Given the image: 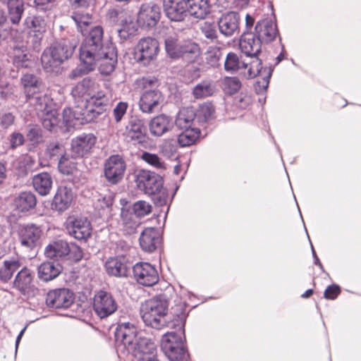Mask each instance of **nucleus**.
Returning a JSON list of instances; mask_svg holds the SVG:
<instances>
[{
	"mask_svg": "<svg viewBox=\"0 0 361 361\" xmlns=\"http://www.w3.org/2000/svg\"><path fill=\"white\" fill-rule=\"evenodd\" d=\"M240 16L238 13L229 11L223 13L218 20V27L221 34L231 37L238 32Z\"/></svg>",
	"mask_w": 361,
	"mask_h": 361,
	"instance_id": "obj_19",
	"label": "nucleus"
},
{
	"mask_svg": "<svg viewBox=\"0 0 361 361\" xmlns=\"http://www.w3.org/2000/svg\"><path fill=\"white\" fill-rule=\"evenodd\" d=\"M68 233L78 240H84L91 235V226L85 217L71 216L66 221Z\"/></svg>",
	"mask_w": 361,
	"mask_h": 361,
	"instance_id": "obj_15",
	"label": "nucleus"
},
{
	"mask_svg": "<svg viewBox=\"0 0 361 361\" xmlns=\"http://www.w3.org/2000/svg\"><path fill=\"white\" fill-rule=\"evenodd\" d=\"M20 267V263L18 260H4L0 266V280L3 282L8 281Z\"/></svg>",
	"mask_w": 361,
	"mask_h": 361,
	"instance_id": "obj_38",
	"label": "nucleus"
},
{
	"mask_svg": "<svg viewBox=\"0 0 361 361\" xmlns=\"http://www.w3.org/2000/svg\"><path fill=\"white\" fill-rule=\"evenodd\" d=\"M38 116L40 118L44 128L49 130L56 127L60 121L59 114L56 106L44 113H41Z\"/></svg>",
	"mask_w": 361,
	"mask_h": 361,
	"instance_id": "obj_40",
	"label": "nucleus"
},
{
	"mask_svg": "<svg viewBox=\"0 0 361 361\" xmlns=\"http://www.w3.org/2000/svg\"><path fill=\"white\" fill-rule=\"evenodd\" d=\"M13 283V287L24 295H30L35 291L33 276L31 271L26 267L17 274Z\"/></svg>",
	"mask_w": 361,
	"mask_h": 361,
	"instance_id": "obj_22",
	"label": "nucleus"
},
{
	"mask_svg": "<svg viewBox=\"0 0 361 361\" xmlns=\"http://www.w3.org/2000/svg\"><path fill=\"white\" fill-rule=\"evenodd\" d=\"M149 127L152 135L160 137L172 130L173 121L170 116L160 114L150 121Z\"/></svg>",
	"mask_w": 361,
	"mask_h": 361,
	"instance_id": "obj_24",
	"label": "nucleus"
},
{
	"mask_svg": "<svg viewBox=\"0 0 361 361\" xmlns=\"http://www.w3.org/2000/svg\"><path fill=\"white\" fill-rule=\"evenodd\" d=\"M256 36L263 42L268 43L273 41L277 35L276 23L270 19H264L259 21L255 26Z\"/></svg>",
	"mask_w": 361,
	"mask_h": 361,
	"instance_id": "obj_23",
	"label": "nucleus"
},
{
	"mask_svg": "<svg viewBox=\"0 0 361 361\" xmlns=\"http://www.w3.org/2000/svg\"><path fill=\"white\" fill-rule=\"evenodd\" d=\"M159 52L160 46L157 39L151 37H142L135 47L134 59L143 66H149L157 61Z\"/></svg>",
	"mask_w": 361,
	"mask_h": 361,
	"instance_id": "obj_7",
	"label": "nucleus"
},
{
	"mask_svg": "<svg viewBox=\"0 0 361 361\" xmlns=\"http://www.w3.org/2000/svg\"><path fill=\"white\" fill-rule=\"evenodd\" d=\"M26 27L35 32H43L46 30V22L40 16H30L25 20Z\"/></svg>",
	"mask_w": 361,
	"mask_h": 361,
	"instance_id": "obj_45",
	"label": "nucleus"
},
{
	"mask_svg": "<svg viewBox=\"0 0 361 361\" xmlns=\"http://www.w3.org/2000/svg\"><path fill=\"white\" fill-rule=\"evenodd\" d=\"M71 94L75 99L85 102L84 106H76L66 108L63 111V121L66 126L90 123L102 114L112 99L113 94L109 85L99 83L90 78L78 82L72 89Z\"/></svg>",
	"mask_w": 361,
	"mask_h": 361,
	"instance_id": "obj_1",
	"label": "nucleus"
},
{
	"mask_svg": "<svg viewBox=\"0 0 361 361\" xmlns=\"http://www.w3.org/2000/svg\"><path fill=\"white\" fill-rule=\"evenodd\" d=\"M164 102L161 92L157 90L145 91L139 102L140 110L143 113L152 114L158 111Z\"/></svg>",
	"mask_w": 361,
	"mask_h": 361,
	"instance_id": "obj_17",
	"label": "nucleus"
},
{
	"mask_svg": "<svg viewBox=\"0 0 361 361\" xmlns=\"http://www.w3.org/2000/svg\"><path fill=\"white\" fill-rule=\"evenodd\" d=\"M78 39L75 37L61 39L45 49L41 56L44 69L52 72L64 61L70 59L78 44Z\"/></svg>",
	"mask_w": 361,
	"mask_h": 361,
	"instance_id": "obj_4",
	"label": "nucleus"
},
{
	"mask_svg": "<svg viewBox=\"0 0 361 361\" xmlns=\"http://www.w3.org/2000/svg\"><path fill=\"white\" fill-rule=\"evenodd\" d=\"M123 134L128 142H133L135 144L144 143L146 141L147 133L143 121L136 117L131 118Z\"/></svg>",
	"mask_w": 361,
	"mask_h": 361,
	"instance_id": "obj_14",
	"label": "nucleus"
},
{
	"mask_svg": "<svg viewBox=\"0 0 361 361\" xmlns=\"http://www.w3.org/2000/svg\"><path fill=\"white\" fill-rule=\"evenodd\" d=\"M62 267L58 263L45 262L37 269L38 277L41 281L48 282L56 279L61 272Z\"/></svg>",
	"mask_w": 361,
	"mask_h": 361,
	"instance_id": "obj_29",
	"label": "nucleus"
},
{
	"mask_svg": "<svg viewBox=\"0 0 361 361\" xmlns=\"http://www.w3.org/2000/svg\"><path fill=\"white\" fill-rule=\"evenodd\" d=\"M161 9L159 6L153 3L142 4L137 14V23L145 27H153L159 21Z\"/></svg>",
	"mask_w": 361,
	"mask_h": 361,
	"instance_id": "obj_12",
	"label": "nucleus"
},
{
	"mask_svg": "<svg viewBox=\"0 0 361 361\" xmlns=\"http://www.w3.org/2000/svg\"><path fill=\"white\" fill-rule=\"evenodd\" d=\"M166 15L172 21H181L187 16L185 3L180 0H164Z\"/></svg>",
	"mask_w": 361,
	"mask_h": 361,
	"instance_id": "obj_26",
	"label": "nucleus"
},
{
	"mask_svg": "<svg viewBox=\"0 0 361 361\" xmlns=\"http://www.w3.org/2000/svg\"><path fill=\"white\" fill-rule=\"evenodd\" d=\"M97 142L92 133H83L71 140V152L75 157H83L89 154Z\"/></svg>",
	"mask_w": 361,
	"mask_h": 361,
	"instance_id": "obj_16",
	"label": "nucleus"
},
{
	"mask_svg": "<svg viewBox=\"0 0 361 361\" xmlns=\"http://www.w3.org/2000/svg\"><path fill=\"white\" fill-rule=\"evenodd\" d=\"M29 103L34 106L37 116L56 106V104L49 95L39 92L32 96H28Z\"/></svg>",
	"mask_w": 361,
	"mask_h": 361,
	"instance_id": "obj_27",
	"label": "nucleus"
},
{
	"mask_svg": "<svg viewBox=\"0 0 361 361\" xmlns=\"http://www.w3.org/2000/svg\"><path fill=\"white\" fill-rule=\"evenodd\" d=\"M36 203L35 195L28 191L19 193L13 200L15 207L21 212H25L34 208Z\"/></svg>",
	"mask_w": 361,
	"mask_h": 361,
	"instance_id": "obj_32",
	"label": "nucleus"
},
{
	"mask_svg": "<svg viewBox=\"0 0 361 361\" xmlns=\"http://www.w3.org/2000/svg\"><path fill=\"white\" fill-rule=\"evenodd\" d=\"M200 30L205 37L211 40L217 38V32L214 23L205 21L200 25Z\"/></svg>",
	"mask_w": 361,
	"mask_h": 361,
	"instance_id": "obj_51",
	"label": "nucleus"
},
{
	"mask_svg": "<svg viewBox=\"0 0 361 361\" xmlns=\"http://www.w3.org/2000/svg\"><path fill=\"white\" fill-rule=\"evenodd\" d=\"M68 250L69 251L67 259H71L78 262L83 257V252L82 249L76 244L69 243Z\"/></svg>",
	"mask_w": 361,
	"mask_h": 361,
	"instance_id": "obj_58",
	"label": "nucleus"
},
{
	"mask_svg": "<svg viewBox=\"0 0 361 361\" xmlns=\"http://www.w3.org/2000/svg\"><path fill=\"white\" fill-rule=\"evenodd\" d=\"M183 132L178 135V141L182 147L190 146L195 142L200 135V130L197 128L183 129Z\"/></svg>",
	"mask_w": 361,
	"mask_h": 361,
	"instance_id": "obj_42",
	"label": "nucleus"
},
{
	"mask_svg": "<svg viewBox=\"0 0 361 361\" xmlns=\"http://www.w3.org/2000/svg\"><path fill=\"white\" fill-rule=\"evenodd\" d=\"M224 91L230 94L235 93L240 87V80L235 77H226L223 82Z\"/></svg>",
	"mask_w": 361,
	"mask_h": 361,
	"instance_id": "obj_50",
	"label": "nucleus"
},
{
	"mask_svg": "<svg viewBox=\"0 0 361 361\" xmlns=\"http://www.w3.org/2000/svg\"><path fill=\"white\" fill-rule=\"evenodd\" d=\"M222 56L223 54L220 48L212 47L207 53V62L212 66H216L219 64Z\"/></svg>",
	"mask_w": 361,
	"mask_h": 361,
	"instance_id": "obj_52",
	"label": "nucleus"
},
{
	"mask_svg": "<svg viewBox=\"0 0 361 361\" xmlns=\"http://www.w3.org/2000/svg\"><path fill=\"white\" fill-rule=\"evenodd\" d=\"M255 23V18L250 14H247L245 16V25L247 30H250Z\"/></svg>",
	"mask_w": 361,
	"mask_h": 361,
	"instance_id": "obj_64",
	"label": "nucleus"
},
{
	"mask_svg": "<svg viewBox=\"0 0 361 361\" xmlns=\"http://www.w3.org/2000/svg\"><path fill=\"white\" fill-rule=\"evenodd\" d=\"M159 242V233L152 227L145 228L140 237V247L146 252H152L155 250Z\"/></svg>",
	"mask_w": 361,
	"mask_h": 361,
	"instance_id": "obj_30",
	"label": "nucleus"
},
{
	"mask_svg": "<svg viewBox=\"0 0 361 361\" xmlns=\"http://www.w3.org/2000/svg\"><path fill=\"white\" fill-rule=\"evenodd\" d=\"M214 113V108L211 104H203L199 106L196 114V119L199 123L207 122L211 118Z\"/></svg>",
	"mask_w": 361,
	"mask_h": 361,
	"instance_id": "obj_48",
	"label": "nucleus"
},
{
	"mask_svg": "<svg viewBox=\"0 0 361 361\" xmlns=\"http://www.w3.org/2000/svg\"><path fill=\"white\" fill-rule=\"evenodd\" d=\"M239 47L245 56H253L260 51L262 42L252 33L245 32L240 37Z\"/></svg>",
	"mask_w": 361,
	"mask_h": 361,
	"instance_id": "obj_25",
	"label": "nucleus"
},
{
	"mask_svg": "<svg viewBox=\"0 0 361 361\" xmlns=\"http://www.w3.org/2000/svg\"><path fill=\"white\" fill-rule=\"evenodd\" d=\"M13 63L18 68H27L29 66L30 61L26 54L20 51L19 49H16L15 50Z\"/></svg>",
	"mask_w": 361,
	"mask_h": 361,
	"instance_id": "obj_57",
	"label": "nucleus"
},
{
	"mask_svg": "<svg viewBox=\"0 0 361 361\" xmlns=\"http://www.w3.org/2000/svg\"><path fill=\"white\" fill-rule=\"evenodd\" d=\"M133 274L137 281L145 286H152L159 281V274L157 269L147 262H140L135 264Z\"/></svg>",
	"mask_w": 361,
	"mask_h": 361,
	"instance_id": "obj_13",
	"label": "nucleus"
},
{
	"mask_svg": "<svg viewBox=\"0 0 361 361\" xmlns=\"http://www.w3.org/2000/svg\"><path fill=\"white\" fill-rule=\"evenodd\" d=\"M182 43L178 42L176 35L168 36L165 39V49L167 54L172 59L180 57Z\"/></svg>",
	"mask_w": 361,
	"mask_h": 361,
	"instance_id": "obj_43",
	"label": "nucleus"
},
{
	"mask_svg": "<svg viewBox=\"0 0 361 361\" xmlns=\"http://www.w3.org/2000/svg\"><path fill=\"white\" fill-rule=\"evenodd\" d=\"M168 301L162 297L154 298L145 301L141 306L140 314L146 325L154 329L166 326L165 317L168 310Z\"/></svg>",
	"mask_w": 361,
	"mask_h": 361,
	"instance_id": "obj_5",
	"label": "nucleus"
},
{
	"mask_svg": "<svg viewBox=\"0 0 361 361\" xmlns=\"http://www.w3.org/2000/svg\"><path fill=\"white\" fill-rule=\"evenodd\" d=\"M128 106V104L123 102L118 103L115 106L113 111V114L116 123H119L121 121L126 113Z\"/></svg>",
	"mask_w": 361,
	"mask_h": 361,
	"instance_id": "obj_59",
	"label": "nucleus"
},
{
	"mask_svg": "<svg viewBox=\"0 0 361 361\" xmlns=\"http://www.w3.org/2000/svg\"><path fill=\"white\" fill-rule=\"evenodd\" d=\"M214 85L209 81H202L196 85L192 90V94L196 99H202L213 95Z\"/></svg>",
	"mask_w": 361,
	"mask_h": 361,
	"instance_id": "obj_44",
	"label": "nucleus"
},
{
	"mask_svg": "<svg viewBox=\"0 0 361 361\" xmlns=\"http://www.w3.org/2000/svg\"><path fill=\"white\" fill-rule=\"evenodd\" d=\"M141 159L158 170H165L166 169L164 161L156 154L145 152L142 154Z\"/></svg>",
	"mask_w": 361,
	"mask_h": 361,
	"instance_id": "obj_46",
	"label": "nucleus"
},
{
	"mask_svg": "<svg viewBox=\"0 0 361 361\" xmlns=\"http://www.w3.org/2000/svg\"><path fill=\"white\" fill-rule=\"evenodd\" d=\"M137 185L145 194L154 195L159 192L163 185L162 178L154 172L142 170L137 176Z\"/></svg>",
	"mask_w": 361,
	"mask_h": 361,
	"instance_id": "obj_9",
	"label": "nucleus"
},
{
	"mask_svg": "<svg viewBox=\"0 0 361 361\" xmlns=\"http://www.w3.org/2000/svg\"><path fill=\"white\" fill-rule=\"evenodd\" d=\"M21 84L26 89L32 87H39L41 82L33 74H25L21 78Z\"/></svg>",
	"mask_w": 361,
	"mask_h": 361,
	"instance_id": "obj_56",
	"label": "nucleus"
},
{
	"mask_svg": "<svg viewBox=\"0 0 361 361\" xmlns=\"http://www.w3.org/2000/svg\"><path fill=\"white\" fill-rule=\"evenodd\" d=\"M245 60H248L247 76L250 78H255L259 76L262 80H259L258 84L266 90L269 83V79L272 73V69L270 67H262L261 60L257 57V55L253 56H245Z\"/></svg>",
	"mask_w": 361,
	"mask_h": 361,
	"instance_id": "obj_11",
	"label": "nucleus"
},
{
	"mask_svg": "<svg viewBox=\"0 0 361 361\" xmlns=\"http://www.w3.org/2000/svg\"><path fill=\"white\" fill-rule=\"evenodd\" d=\"M248 60L245 57H239L236 54L230 52L227 54L224 68L227 71H245L247 68Z\"/></svg>",
	"mask_w": 361,
	"mask_h": 361,
	"instance_id": "obj_36",
	"label": "nucleus"
},
{
	"mask_svg": "<svg viewBox=\"0 0 361 361\" xmlns=\"http://www.w3.org/2000/svg\"><path fill=\"white\" fill-rule=\"evenodd\" d=\"M126 164L120 155H111L104 162V177L111 184L119 183L123 178Z\"/></svg>",
	"mask_w": 361,
	"mask_h": 361,
	"instance_id": "obj_8",
	"label": "nucleus"
},
{
	"mask_svg": "<svg viewBox=\"0 0 361 361\" xmlns=\"http://www.w3.org/2000/svg\"><path fill=\"white\" fill-rule=\"evenodd\" d=\"M14 121V116L11 113L5 114L1 118V124L4 127L7 128L11 126Z\"/></svg>",
	"mask_w": 361,
	"mask_h": 361,
	"instance_id": "obj_62",
	"label": "nucleus"
},
{
	"mask_svg": "<svg viewBox=\"0 0 361 361\" xmlns=\"http://www.w3.org/2000/svg\"><path fill=\"white\" fill-rule=\"evenodd\" d=\"M178 331L167 332L161 338V347L166 356L171 361L182 360L185 355L183 343L185 322L181 319L178 321Z\"/></svg>",
	"mask_w": 361,
	"mask_h": 361,
	"instance_id": "obj_6",
	"label": "nucleus"
},
{
	"mask_svg": "<svg viewBox=\"0 0 361 361\" xmlns=\"http://www.w3.org/2000/svg\"><path fill=\"white\" fill-rule=\"evenodd\" d=\"M58 168L61 173L69 175L76 169V164L66 155H64L59 159Z\"/></svg>",
	"mask_w": 361,
	"mask_h": 361,
	"instance_id": "obj_49",
	"label": "nucleus"
},
{
	"mask_svg": "<svg viewBox=\"0 0 361 361\" xmlns=\"http://www.w3.org/2000/svg\"><path fill=\"white\" fill-rule=\"evenodd\" d=\"M196 114L192 108H183L180 109L176 119V126L180 129L195 128L193 126Z\"/></svg>",
	"mask_w": 361,
	"mask_h": 361,
	"instance_id": "obj_34",
	"label": "nucleus"
},
{
	"mask_svg": "<svg viewBox=\"0 0 361 361\" xmlns=\"http://www.w3.org/2000/svg\"><path fill=\"white\" fill-rule=\"evenodd\" d=\"M69 243L63 240H57L49 243L44 250L47 257L50 259H66L68 255Z\"/></svg>",
	"mask_w": 361,
	"mask_h": 361,
	"instance_id": "obj_28",
	"label": "nucleus"
},
{
	"mask_svg": "<svg viewBox=\"0 0 361 361\" xmlns=\"http://www.w3.org/2000/svg\"><path fill=\"white\" fill-rule=\"evenodd\" d=\"M340 293V288L338 286L332 285L326 288L324 291V297L327 299L334 300Z\"/></svg>",
	"mask_w": 361,
	"mask_h": 361,
	"instance_id": "obj_60",
	"label": "nucleus"
},
{
	"mask_svg": "<svg viewBox=\"0 0 361 361\" xmlns=\"http://www.w3.org/2000/svg\"><path fill=\"white\" fill-rule=\"evenodd\" d=\"M42 235V230L35 224L22 226L19 231V240L22 246L32 249L37 246Z\"/></svg>",
	"mask_w": 361,
	"mask_h": 361,
	"instance_id": "obj_21",
	"label": "nucleus"
},
{
	"mask_svg": "<svg viewBox=\"0 0 361 361\" xmlns=\"http://www.w3.org/2000/svg\"><path fill=\"white\" fill-rule=\"evenodd\" d=\"M187 15L197 19L204 18L209 13L207 3L204 0H196L187 6Z\"/></svg>",
	"mask_w": 361,
	"mask_h": 361,
	"instance_id": "obj_39",
	"label": "nucleus"
},
{
	"mask_svg": "<svg viewBox=\"0 0 361 361\" xmlns=\"http://www.w3.org/2000/svg\"><path fill=\"white\" fill-rule=\"evenodd\" d=\"M27 138L34 144H39L43 142L41 128L37 126H31L27 131Z\"/></svg>",
	"mask_w": 361,
	"mask_h": 361,
	"instance_id": "obj_54",
	"label": "nucleus"
},
{
	"mask_svg": "<svg viewBox=\"0 0 361 361\" xmlns=\"http://www.w3.org/2000/svg\"><path fill=\"white\" fill-rule=\"evenodd\" d=\"M47 152L50 158L54 159H59L65 155L63 146L58 142L50 143L47 147Z\"/></svg>",
	"mask_w": 361,
	"mask_h": 361,
	"instance_id": "obj_53",
	"label": "nucleus"
},
{
	"mask_svg": "<svg viewBox=\"0 0 361 361\" xmlns=\"http://www.w3.org/2000/svg\"><path fill=\"white\" fill-rule=\"evenodd\" d=\"M103 35L101 26H96L90 30L80 48V65L71 72V78L93 71L100 61H103L104 65L107 66L106 73L114 71L117 62L116 48L111 43L104 44Z\"/></svg>",
	"mask_w": 361,
	"mask_h": 361,
	"instance_id": "obj_2",
	"label": "nucleus"
},
{
	"mask_svg": "<svg viewBox=\"0 0 361 361\" xmlns=\"http://www.w3.org/2000/svg\"><path fill=\"white\" fill-rule=\"evenodd\" d=\"M30 5L37 11H47L51 9L57 0H29Z\"/></svg>",
	"mask_w": 361,
	"mask_h": 361,
	"instance_id": "obj_55",
	"label": "nucleus"
},
{
	"mask_svg": "<svg viewBox=\"0 0 361 361\" xmlns=\"http://www.w3.org/2000/svg\"><path fill=\"white\" fill-rule=\"evenodd\" d=\"M113 202L114 198L111 195L104 196L101 199H98L99 206L103 209L106 207H109L111 205H112Z\"/></svg>",
	"mask_w": 361,
	"mask_h": 361,
	"instance_id": "obj_63",
	"label": "nucleus"
},
{
	"mask_svg": "<svg viewBox=\"0 0 361 361\" xmlns=\"http://www.w3.org/2000/svg\"><path fill=\"white\" fill-rule=\"evenodd\" d=\"M117 341L122 343L128 352L138 361L146 360L154 353L155 345L149 338L142 336L135 325L129 322L118 326L115 332Z\"/></svg>",
	"mask_w": 361,
	"mask_h": 361,
	"instance_id": "obj_3",
	"label": "nucleus"
},
{
	"mask_svg": "<svg viewBox=\"0 0 361 361\" xmlns=\"http://www.w3.org/2000/svg\"><path fill=\"white\" fill-rule=\"evenodd\" d=\"M74 198L75 195L72 188L60 186L53 198L51 208L58 212H63L71 206Z\"/></svg>",
	"mask_w": 361,
	"mask_h": 361,
	"instance_id": "obj_20",
	"label": "nucleus"
},
{
	"mask_svg": "<svg viewBox=\"0 0 361 361\" xmlns=\"http://www.w3.org/2000/svg\"><path fill=\"white\" fill-rule=\"evenodd\" d=\"M73 302V294L67 288L50 290L46 298V304L54 308H66Z\"/></svg>",
	"mask_w": 361,
	"mask_h": 361,
	"instance_id": "obj_18",
	"label": "nucleus"
},
{
	"mask_svg": "<svg viewBox=\"0 0 361 361\" xmlns=\"http://www.w3.org/2000/svg\"><path fill=\"white\" fill-rule=\"evenodd\" d=\"M32 185L35 190L40 195H47L52 188L51 176L48 173H41L35 175L32 178Z\"/></svg>",
	"mask_w": 361,
	"mask_h": 361,
	"instance_id": "obj_33",
	"label": "nucleus"
},
{
	"mask_svg": "<svg viewBox=\"0 0 361 361\" xmlns=\"http://www.w3.org/2000/svg\"><path fill=\"white\" fill-rule=\"evenodd\" d=\"M6 4L8 16L13 24H18L24 11V4L23 0H0Z\"/></svg>",
	"mask_w": 361,
	"mask_h": 361,
	"instance_id": "obj_35",
	"label": "nucleus"
},
{
	"mask_svg": "<svg viewBox=\"0 0 361 361\" xmlns=\"http://www.w3.org/2000/svg\"><path fill=\"white\" fill-rule=\"evenodd\" d=\"M117 307L116 302L110 293L101 290L94 295L93 308L101 319L112 314Z\"/></svg>",
	"mask_w": 361,
	"mask_h": 361,
	"instance_id": "obj_10",
	"label": "nucleus"
},
{
	"mask_svg": "<svg viewBox=\"0 0 361 361\" xmlns=\"http://www.w3.org/2000/svg\"><path fill=\"white\" fill-rule=\"evenodd\" d=\"M106 271L109 274L123 277L128 274V267L125 263L124 257H111L105 264Z\"/></svg>",
	"mask_w": 361,
	"mask_h": 361,
	"instance_id": "obj_31",
	"label": "nucleus"
},
{
	"mask_svg": "<svg viewBox=\"0 0 361 361\" xmlns=\"http://www.w3.org/2000/svg\"><path fill=\"white\" fill-rule=\"evenodd\" d=\"M180 57L190 61H195L200 54V49L197 44L192 41L182 42Z\"/></svg>",
	"mask_w": 361,
	"mask_h": 361,
	"instance_id": "obj_41",
	"label": "nucleus"
},
{
	"mask_svg": "<svg viewBox=\"0 0 361 361\" xmlns=\"http://www.w3.org/2000/svg\"><path fill=\"white\" fill-rule=\"evenodd\" d=\"M24 142V137L21 133H14L11 135V145L12 147L21 145Z\"/></svg>",
	"mask_w": 361,
	"mask_h": 361,
	"instance_id": "obj_61",
	"label": "nucleus"
},
{
	"mask_svg": "<svg viewBox=\"0 0 361 361\" xmlns=\"http://www.w3.org/2000/svg\"><path fill=\"white\" fill-rule=\"evenodd\" d=\"M133 210L136 216L141 218L149 214L152 212V206L148 202L145 200H139L133 204Z\"/></svg>",
	"mask_w": 361,
	"mask_h": 361,
	"instance_id": "obj_47",
	"label": "nucleus"
},
{
	"mask_svg": "<svg viewBox=\"0 0 361 361\" xmlns=\"http://www.w3.org/2000/svg\"><path fill=\"white\" fill-rule=\"evenodd\" d=\"M71 18L76 24L78 30L84 35L87 27L92 23V16L90 13L82 9L74 11Z\"/></svg>",
	"mask_w": 361,
	"mask_h": 361,
	"instance_id": "obj_37",
	"label": "nucleus"
}]
</instances>
